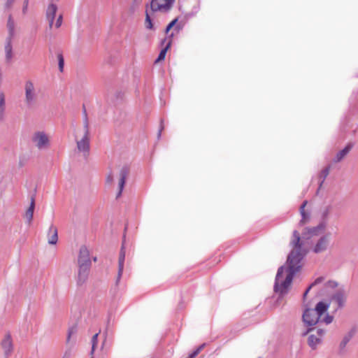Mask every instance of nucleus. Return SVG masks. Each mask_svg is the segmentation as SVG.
<instances>
[{"instance_id":"1","label":"nucleus","mask_w":358,"mask_h":358,"mask_svg":"<svg viewBox=\"0 0 358 358\" xmlns=\"http://www.w3.org/2000/svg\"><path fill=\"white\" fill-rule=\"evenodd\" d=\"M290 245L294 249L289 252L287 259L288 273L283 280L282 274L285 268L284 266H281L278 268L275 278L273 291L278 295L277 302L282 300L288 294L293 278L295 274L301 270L302 267L301 262L306 255V252L302 249L303 243L301 241L300 234L296 230L293 231Z\"/></svg>"},{"instance_id":"2","label":"nucleus","mask_w":358,"mask_h":358,"mask_svg":"<svg viewBox=\"0 0 358 358\" xmlns=\"http://www.w3.org/2000/svg\"><path fill=\"white\" fill-rule=\"evenodd\" d=\"M329 307V304L320 301L317 303L315 308H306L302 315V320L305 325L308 327L306 331L302 333L305 336L310 332L315 331V325L320 324L321 316H322Z\"/></svg>"},{"instance_id":"3","label":"nucleus","mask_w":358,"mask_h":358,"mask_svg":"<svg viewBox=\"0 0 358 358\" xmlns=\"http://www.w3.org/2000/svg\"><path fill=\"white\" fill-rule=\"evenodd\" d=\"M24 91L25 103L28 108H31L35 104L37 99V94L34 83L31 80L25 82Z\"/></svg>"},{"instance_id":"4","label":"nucleus","mask_w":358,"mask_h":358,"mask_svg":"<svg viewBox=\"0 0 358 358\" xmlns=\"http://www.w3.org/2000/svg\"><path fill=\"white\" fill-rule=\"evenodd\" d=\"M31 141L39 150L48 148L50 144L49 138L44 131L35 132L32 136Z\"/></svg>"},{"instance_id":"5","label":"nucleus","mask_w":358,"mask_h":358,"mask_svg":"<svg viewBox=\"0 0 358 358\" xmlns=\"http://www.w3.org/2000/svg\"><path fill=\"white\" fill-rule=\"evenodd\" d=\"M326 226V222L322 221L316 227L305 228L302 233L303 238L305 239H310L313 236H319L324 231Z\"/></svg>"},{"instance_id":"6","label":"nucleus","mask_w":358,"mask_h":358,"mask_svg":"<svg viewBox=\"0 0 358 358\" xmlns=\"http://www.w3.org/2000/svg\"><path fill=\"white\" fill-rule=\"evenodd\" d=\"M309 334L308 343L312 349H315L316 346L322 341L324 330L321 328L315 327V331Z\"/></svg>"},{"instance_id":"7","label":"nucleus","mask_w":358,"mask_h":358,"mask_svg":"<svg viewBox=\"0 0 358 358\" xmlns=\"http://www.w3.org/2000/svg\"><path fill=\"white\" fill-rule=\"evenodd\" d=\"M174 0H152L150 8L153 12L158 10L168 11L171 8Z\"/></svg>"},{"instance_id":"8","label":"nucleus","mask_w":358,"mask_h":358,"mask_svg":"<svg viewBox=\"0 0 358 358\" xmlns=\"http://www.w3.org/2000/svg\"><path fill=\"white\" fill-rule=\"evenodd\" d=\"M129 173L130 167L128 165L125 164L120 169L119 173L120 179L118 183L119 190L116 195L117 199H118L122 195L126 179L129 176Z\"/></svg>"},{"instance_id":"9","label":"nucleus","mask_w":358,"mask_h":358,"mask_svg":"<svg viewBox=\"0 0 358 358\" xmlns=\"http://www.w3.org/2000/svg\"><path fill=\"white\" fill-rule=\"evenodd\" d=\"M91 266L78 264V272L77 276V285L81 286L86 282Z\"/></svg>"},{"instance_id":"10","label":"nucleus","mask_w":358,"mask_h":358,"mask_svg":"<svg viewBox=\"0 0 358 358\" xmlns=\"http://www.w3.org/2000/svg\"><path fill=\"white\" fill-rule=\"evenodd\" d=\"M356 332V327H352L346 334H345L338 346L339 355H344L346 352V345L350 342V341L355 336Z\"/></svg>"},{"instance_id":"11","label":"nucleus","mask_w":358,"mask_h":358,"mask_svg":"<svg viewBox=\"0 0 358 358\" xmlns=\"http://www.w3.org/2000/svg\"><path fill=\"white\" fill-rule=\"evenodd\" d=\"M77 148L80 152H83L84 156L88 155L90 152V134H84L83 137L76 141Z\"/></svg>"},{"instance_id":"12","label":"nucleus","mask_w":358,"mask_h":358,"mask_svg":"<svg viewBox=\"0 0 358 358\" xmlns=\"http://www.w3.org/2000/svg\"><path fill=\"white\" fill-rule=\"evenodd\" d=\"M78 264L91 266L92 262L90 257V252L85 245H82L80 248L78 259Z\"/></svg>"},{"instance_id":"13","label":"nucleus","mask_w":358,"mask_h":358,"mask_svg":"<svg viewBox=\"0 0 358 358\" xmlns=\"http://www.w3.org/2000/svg\"><path fill=\"white\" fill-rule=\"evenodd\" d=\"M331 299L337 303L338 308H343L346 301V293L344 288H339L332 295Z\"/></svg>"},{"instance_id":"14","label":"nucleus","mask_w":358,"mask_h":358,"mask_svg":"<svg viewBox=\"0 0 358 358\" xmlns=\"http://www.w3.org/2000/svg\"><path fill=\"white\" fill-rule=\"evenodd\" d=\"M329 245V236L328 235H323L321 236L319 240L317 241L315 245L313 251L316 253H321L325 250H327Z\"/></svg>"},{"instance_id":"15","label":"nucleus","mask_w":358,"mask_h":358,"mask_svg":"<svg viewBox=\"0 0 358 358\" xmlns=\"http://www.w3.org/2000/svg\"><path fill=\"white\" fill-rule=\"evenodd\" d=\"M125 259V251H124V243H122L120 255H119V260H118V271H117V275L115 281V285H117L120 281V279L122 278L123 270H124V263Z\"/></svg>"},{"instance_id":"16","label":"nucleus","mask_w":358,"mask_h":358,"mask_svg":"<svg viewBox=\"0 0 358 358\" xmlns=\"http://www.w3.org/2000/svg\"><path fill=\"white\" fill-rule=\"evenodd\" d=\"M1 347L4 351L5 356L8 357L13 350V345L11 336L9 333L6 334L1 343Z\"/></svg>"},{"instance_id":"17","label":"nucleus","mask_w":358,"mask_h":358,"mask_svg":"<svg viewBox=\"0 0 358 358\" xmlns=\"http://www.w3.org/2000/svg\"><path fill=\"white\" fill-rule=\"evenodd\" d=\"M12 41L13 39L6 38V43L4 47L5 61L8 64L11 63L13 57Z\"/></svg>"},{"instance_id":"18","label":"nucleus","mask_w":358,"mask_h":358,"mask_svg":"<svg viewBox=\"0 0 358 358\" xmlns=\"http://www.w3.org/2000/svg\"><path fill=\"white\" fill-rule=\"evenodd\" d=\"M57 10V6L54 3H50L46 10V17L49 22V27L50 28H52L56 13Z\"/></svg>"},{"instance_id":"19","label":"nucleus","mask_w":358,"mask_h":358,"mask_svg":"<svg viewBox=\"0 0 358 358\" xmlns=\"http://www.w3.org/2000/svg\"><path fill=\"white\" fill-rule=\"evenodd\" d=\"M354 146L353 143H349L347 145L341 150H340L334 158L333 161L335 163L341 162L352 150Z\"/></svg>"},{"instance_id":"20","label":"nucleus","mask_w":358,"mask_h":358,"mask_svg":"<svg viewBox=\"0 0 358 358\" xmlns=\"http://www.w3.org/2000/svg\"><path fill=\"white\" fill-rule=\"evenodd\" d=\"M48 243L55 245L58 241L57 229L53 224H51L48 232Z\"/></svg>"},{"instance_id":"21","label":"nucleus","mask_w":358,"mask_h":358,"mask_svg":"<svg viewBox=\"0 0 358 358\" xmlns=\"http://www.w3.org/2000/svg\"><path fill=\"white\" fill-rule=\"evenodd\" d=\"M34 208H35V196L33 195L31 197L30 206H29V208L27 210L26 213H25V217H26L29 224L31 223V222L33 219Z\"/></svg>"},{"instance_id":"22","label":"nucleus","mask_w":358,"mask_h":358,"mask_svg":"<svg viewBox=\"0 0 358 358\" xmlns=\"http://www.w3.org/2000/svg\"><path fill=\"white\" fill-rule=\"evenodd\" d=\"M307 204V201H304L300 206V213L301 215V220L299 222V225L302 226L305 224L310 219V214L305 211V206Z\"/></svg>"},{"instance_id":"23","label":"nucleus","mask_w":358,"mask_h":358,"mask_svg":"<svg viewBox=\"0 0 358 358\" xmlns=\"http://www.w3.org/2000/svg\"><path fill=\"white\" fill-rule=\"evenodd\" d=\"M7 28H8V35L6 38L13 39L15 36V22H14L11 15H10L8 16V22H7Z\"/></svg>"},{"instance_id":"24","label":"nucleus","mask_w":358,"mask_h":358,"mask_svg":"<svg viewBox=\"0 0 358 358\" xmlns=\"http://www.w3.org/2000/svg\"><path fill=\"white\" fill-rule=\"evenodd\" d=\"M170 47H171V43L167 42L166 44L163 46L157 58L155 59V63H158L165 59L166 52H167L168 50L170 48Z\"/></svg>"},{"instance_id":"25","label":"nucleus","mask_w":358,"mask_h":358,"mask_svg":"<svg viewBox=\"0 0 358 358\" xmlns=\"http://www.w3.org/2000/svg\"><path fill=\"white\" fill-rule=\"evenodd\" d=\"M330 169H331V166L328 165L321 171L320 174V182L319 188L322 187L326 178L328 176Z\"/></svg>"},{"instance_id":"26","label":"nucleus","mask_w":358,"mask_h":358,"mask_svg":"<svg viewBox=\"0 0 358 358\" xmlns=\"http://www.w3.org/2000/svg\"><path fill=\"white\" fill-rule=\"evenodd\" d=\"M5 108V96L3 92H0V120L4 118Z\"/></svg>"},{"instance_id":"27","label":"nucleus","mask_w":358,"mask_h":358,"mask_svg":"<svg viewBox=\"0 0 358 358\" xmlns=\"http://www.w3.org/2000/svg\"><path fill=\"white\" fill-rule=\"evenodd\" d=\"M145 26L147 29H155L152 19L147 10L145 12Z\"/></svg>"},{"instance_id":"28","label":"nucleus","mask_w":358,"mask_h":358,"mask_svg":"<svg viewBox=\"0 0 358 358\" xmlns=\"http://www.w3.org/2000/svg\"><path fill=\"white\" fill-rule=\"evenodd\" d=\"M334 320V317L330 315L327 311L321 316V321L320 323H325L326 324H329L332 322Z\"/></svg>"},{"instance_id":"29","label":"nucleus","mask_w":358,"mask_h":358,"mask_svg":"<svg viewBox=\"0 0 358 358\" xmlns=\"http://www.w3.org/2000/svg\"><path fill=\"white\" fill-rule=\"evenodd\" d=\"M99 333H100V331L99 333L95 334L92 336V340H91V342H92V349H91V352H90L91 355L94 354L95 348H96V347L97 345V343H98V336H99Z\"/></svg>"},{"instance_id":"30","label":"nucleus","mask_w":358,"mask_h":358,"mask_svg":"<svg viewBox=\"0 0 358 358\" xmlns=\"http://www.w3.org/2000/svg\"><path fill=\"white\" fill-rule=\"evenodd\" d=\"M59 70L60 72H63L64 66V59L62 52L57 54Z\"/></svg>"},{"instance_id":"31","label":"nucleus","mask_w":358,"mask_h":358,"mask_svg":"<svg viewBox=\"0 0 358 358\" xmlns=\"http://www.w3.org/2000/svg\"><path fill=\"white\" fill-rule=\"evenodd\" d=\"M77 330L78 329L76 325H73L72 327L69 328L66 338L67 343L70 341L71 336L77 333Z\"/></svg>"},{"instance_id":"32","label":"nucleus","mask_w":358,"mask_h":358,"mask_svg":"<svg viewBox=\"0 0 358 358\" xmlns=\"http://www.w3.org/2000/svg\"><path fill=\"white\" fill-rule=\"evenodd\" d=\"M178 17H176L175 19H173L171 22H170L169 23V24L166 26V29H165V33L166 34H169V32L170 31V30L175 27V25L176 24V23L178 22Z\"/></svg>"},{"instance_id":"33","label":"nucleus","mask_w":358,"mask_h":358,"mask_svg":"<svg viewBox=\"0 0 358 358\" xmlns=\"http://www.w3.org/2000/svg\"><path fill=\"white\" fill-rule=\"evenodd\" d=\"M83 128L85 130L84 134H90V130H89V120L87 115H85V117H83Z\"/></svg>"},{"instance_id":"34","label":"nucleus","mask_w":358,"mask_h":358,"mask_svg":"<svg viewBox=\"0 0 358 358\" xmlns=\"http://www.w3.org/2000/svg\"><path fill=\"white\" fill-rule=\"evenodd\" d=\"M174 36V34L173 33H171V34H169L167 37L164 38L163 40H162L161 41V45L162 46H164V45L166 44L167 42H170L171 44L172 43V41H173V38Z\"/></svg>"},{"instance_id":"35","label":"nucleus","mask_w":358,"mask_h":358,"mask_svg":"<svg viewBox=\"0 0 358 358\" xmlns=\"http://www.w3.org/2000/svg\"><path fill=\"white\" fill-rule=\"evenodd\" d=\"M164 120L162 119L160 120L159 128V130H158V132H157V138L158 139H159L161 138L162 132L164 130Z\"/></svg>"},{"instance_id":"36","label":"nucleus","mask_w":358,"mask_h":358,"mask_svg":"<svg viewBox=\"0 0 358 358\" xmlns=\"http://www.w3.org/2000/svg\"><path fill=\"white\" fill-rule=\"evenodd\" d=\"M325 286L331 288H335L338 286V283L334 280H329L325 283Z\"/></svg>"},{"instance_id":"37","label":"nucleus","mask_w":358,"mask_h":358,"mask_svg":"<svg viewBox=\"0 0 358 358\" xmlns=\"http://www.w3.org/2000/svg\"><path fill=\"white\" fill-rule=\"evenodd\" d=\"M324 277H323V276L318 277L312 283V286H315V285H317L322 283L324 281Z\"/></svg>"},{"instance_id":"38","label":"nucleus","mask_w":358,"mask_h":358,"mask_svg":"<svg viewBox=\"0 0 358 358\" xmlns=\"http://www.w3.org/2000/svg\"><path fill=\"white\" fill-rule=\"evenodd\" d=\"M106 182L108 184H112L113 183V173H112L111 171H110L109 173L108 174V176H106Z\"/></svg>"},{"instance_id":"39","label":"nucleus","mask_w":358,"mask_h":358,"mask_svg":"<svg viewBox=\"0 0 358 358\" xmlns=\"http://www.w3.org/2000/svg\"><path fill=\"white\" fill-rule=\"evenodd\" d=\"M62 24V15H60L58 17V18H57V21H56L55 27H56L57 28H59V27H61Z\"/></svg>"},{"instance_id":"40","label":"nucleus","mask_w":358,"mask_h":358,"mask_svg":"<svg viewBox=\"0 0 358 358\" xmlns=\"http://www.w3.org/2000/svg\"><path fill=\"white\" fill-rule=\"evenodd\" d=\"M313 287L314 286H312V283L308 287V288L306 289V290L305 291V292L303 294V301H306V296H307L308 293L311 289V288Z\"/></svg>"},{"instance_id":"41","label":"nucleus","mask_w":358,"mask_h":358,"mask_svg":"<svg viewBox=\"0 0 358 358\" xmlns=\"http://www.w3.org/2000/svg\"><path fill=\"white\" fill-rule=\"evenodd\" d=\"M183 28V24H182L181 22L175 25L174 27V30L176 31L177 32H179L180 30H182Z\"/></svg>"},{"instance_id":"42","label":"nucleus","mask_w":358,"mask_h":358,"mask_svg":"<svg viewBox=\"0 0 358 358\" xmlns=\"http://www.w3.org/2000/svg\"><path fill=\"white\" fill-rule=\"evenodd\" d=\"M28 4H29V0H24V5H23V7H22V13L24 14L26 13L27 10Z\"/></svg>"},{"instance_id":"43","label":"nucleus","mask_w":358,"mask_h":358,"mask_svg":"<svg viewBox=\"0 0 358 358\" xmlns=\"http://www.w3.org/2000/svg\"><path fill=\"white\" fill-rule=\"evenodd\" d=\"M15 0H6V7L7 8H9L12 6L13 3H14Z\"/></svg>"},{"instance_id":"44","label":"nucleus","mask_w":358,"mask_h":358,"mask_svg":"<svg viewBox=\"0 0 358 358\" xmlns=\"http://www.w3.org/2000/svg\"><path fill=\"white\" fill-rule=\"evenodd\" d=\"M205 345H206L205 343H203L201 345H199L196 350H194V351L196 352L197 355H199V352L203 350Z\"/></svg>"},{"instance_id":"45","label":"nucleus","mask_w":358,"mask_h":358,"mask_svg":"<svg viewBox=\"0 0 358 358\" xmlns=\"http://www.w3.org/2000/svg\"><path fill=\"white\" fill-rule=\"evenodd\" d=\"M198 355L196 352L194 350L192 352H191L187 357L186 358H195Z\"/></svg>"},{"instance_id":"46","label":"nucleus","mask_w":358,"mask_h":358,"mask_svg":"<svg viewBox=\"0 0 358 358\" xmlns=\"http://www.w3.org/2000/svg\"><path fill=\"white\" fill-rule=\"evenodd\" d=\"M329 208H327L323 213H322V217L323 219H325L328 215H329Z\"/></svg>"},{"instance_id":"47","label":"nucleus","mask_w":358,"mask_h":358,"mask_svg":"<svg viewBox=\"0 0 358 358\" xmlns=\"http://www.w3.org/2000/svg\"><path fill=\"white\" fill-rule=\"evenodd\" d=\"M83 117H85V115H87L86 108H85V105L83 106Z\"/></svg>"},{"instance_id":"48","label":"nucleus","mask_w":358,"mask_h":358,"mask_svg":"<svg viewBox=\"0 0 358 358\" xmlns=\"http://www.w3.org/2000/svg\"><path fill=\"white\" fill-rule=\"evenodd\" d=\"M93 260H94V262H96V257H94V258H93Z\"/></svg>"},{"instance_id":"49","label":"nucleus","mask_w":358,"mask_h":358,"mask_svg":"<svg viewBox=\"0 0 358 358\" xmlns=\"http://www.w3.org/2000/svg\"><path fill=\"white\" fill-rule=\"evenodd\" d=\"M135 1H137V0H134Z\"/></svg>"},{"instance_id":"50","label":"nucleus","mask_w":358,"mask_h":358,"mask_svg":"<svg viewBox=\"0 0 358 358\" xmlns=\"http://www.w3.org/2000/svg\"><path fill=\"white\" fill-rule=\"evenodd\" d=\"M135 1H137V0H134Z\"/></svg>"},{"instance_id":"51","label":"nucleus","mask_w":358,"mask_h":358,"mask_svg":"<svg viewBox=\"0 0 358 358\" xmlns=\"http://www.w3.org/2000/svg\"><path fill=\"white\" fill-rule=\"evenodd\" d=\"M259 358H262V357H259Z\"/></svg>"},{"instance_id":"52","label":"nucleus","mask_w":358,"mask_h":358,"mask_svg":"<svg viewBox=\"0 0 358 358\" xmlns=\"http://www.w3.org/2000/svg\"><path fill=\"white\" fill-rule=\"evenodd\" d=\"M91 358H93V357H91Z\"/></svg>"}]
</instances>
